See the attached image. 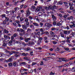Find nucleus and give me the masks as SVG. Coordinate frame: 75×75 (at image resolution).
Here are the masks:
<instances>
[{"mask_svg": "<svg viewBox=\"0 0 75 75\" xmlns=\"http://www.w3.org/2000/svg\"><path fill=\"white\" fill-rule=\"evenodd\" d=\"M5 52H6L7 54V53L9 54V55H7V56H8V57H10V55H12L13 54V53H11V52L8 51L7 50H5Z\"/></svg>", "mask_w": 75, "mask_h": 75, "instance_id": "1", "label": "nucleus"}, {"mask_svg": "<svg viewBox=\"0 0 75 75\" xmlns=\"http://www.w3.org/2000/svg\"><path fill=\"white\" fill-rule=\"evenodd\" d=\"M31 34L32 35H33V38H35L36 37L38 38V36H37V33L35 32L32 33Z\"/></svg>", "mask_w": 75, "mask_h": 75, "instance_id": "2", "label": "nucleus"}, {"mask_svg": "<svg viewBox=\"0 0 75 75\" xmlns=\"http://www.w3.org/2000/svg\"><path fill=\"white\" fill-rule=\"evenodd\" d=\"M45 27L47 26V27H52V24H50V23H45Z\"/></svg>", "mask_w": 75, "mask_h": 75, "instance_id": "3", "label": "nucleus"}, {"mask_svg": "<svg viewBox=\"0 0 75 75\" xmlns=\"http://www.w3.org/2000/svg\"><path fill=\"white\" fill-rule=\"evenodd\" d=\"M16 54L14 55V56L16 57V58H17V57H19L20 56V55L21 54V53H19L18 52V54Z\"/></svg>", "mask_w": 75, "mask_h": 75, "instance_id": "4", "label": "nucleus"}, {"mask_svg": "<svg viewBox=\"0 0 75 75\" xmlns=\"http://www.w3.org/2000/svg\"><path fill=\"white\" fill-rule=\"evenodd\" d=\"M22 28L23 29V30H27V26L26 25H22Z\"/></svg>", "mask_w": 75, "mask_h": 75, "instance_id": "5", "label": "nucleus"}, {"mask_svg": "<svg viewBox=\"0 0 75 75\" xmlns=\"http://www.w3.org/2000/svg\"><path fill=\"white\" fill-rule=\"evenodd\" d=\"M26 15L27 16H30V11L29 10V9H28L26 11Z\"/></svg>", "mask_w": 75, "mask_h": 75, "instance_id": "6", "label": "nucleus"}, {"mask_svg": "<svg viewBox=\"0 0 75 75\" xmlns=\"http://www.w3.org/2000/svg\"><path fill=\"white\" fill-rule=\"evenodd\" d=\"M56 8H57V6H56L55 5H54L52 6V10L53 11H55L54 9H56Z\"/></svg>", "mask_w": 75, "mask_h": 75, "instance_id": "7", "label": "nucleus"}, {"mask_svg": "<svg viewBox=\"0 0 75 75\" xmlns=\"http://www.w3.org/2000/svg\"><path fill=\"white\" fill-rule=\"evenodd\" d=\"M20 30H21V33H23V34H25V30L24 29H23L22 28H20Z\"/></svg>", "mask_w": 75, "mask_h": 75, "instance_id": "8", "label": "nucleus"}, {"mask_svg": "<svg viewBox=\"0 0 75 75\" xmlns=\"http://www.w3.org/2000/svg\"><path fill=\"white\" fill-rule=\"evenodd\" d=\"M33 25H34L35 26H36V27H39L40 25V24L36 23H33Z\"/></svg>", "mask_w": 75, "mask_h": 75, "instance_id": "9", "label": "nucleus"}, {"mask_svg": "<svg viewBox=\"0 0 75 75\" xmlns=\"http://www.w3.org/2000/svg\"><path fill=\"white\" fill-rule=\"evenodd\" d=\"M4 37L6 39H10V37L8 36H7L6 35H4Z\"/></svg>", "mask_w": 75, "mask_h": 75, "instance_id": "10", "label": "nucleus"}, {"mask_svg": "<svg viewBox=\"0 0 75 75\" xmlns=\"http://www.w3.org/2000/svg\"><path fill=\"white\" fill-rule=\"evenodd\" d=\"M4 56H6V54H4L3 53L0 52V57H4Z\"/></svg>", "mask_w": 75, "mask_h": 75, "instance_id": "11", "label": "nucleus"}, {"mask_svg": "<svg viewBox=\"0 0 75 75\" xmlns=\"http://www.w3.org/2000/svg\"><path fill=\"white\" fill-rule=\"evenodd\" d=\"M22 55H23V56H24L25 57H27L28 55V53H26V54L23 53H22Z\"/></svg>", "mask_w": 75, "mask_h": 75, "instance_id": "12", "label": "nucleus"}, {"mask_svg": "<svg viewBox=\"0 0 75 75\" xmlns=\"http://www.w3.org/2000/svg\"><path fill=\"white\" fill-rule=\"evenodd\" d=\"M52 17L54 21H55V20H56V19H57V18H56V17H55V16H54V15H52Z\"/></svg>", "mask_w": 75, "mask_h": 75, "instance_id": "13", "label": "nucleus"}, {"mask_svg": "<svg viewBox=\"0 0 75 75\" xmlns=\"http://www.w3.org/2000/svg\"><path fill=\"white\" fill-rule=\"evenodd\" d=\"M12 64L13 66H14V67H16V66H17V62H13V64Z\"/></svg>", "mask_w": 75, "mask_h": 75, "instance_id": "14", "label": "nucleus"}, {"mask_svg": "<svg viewBox=\"0 0 75 75\" xmlns=\"http://www.w3.org/2000/svg\"><path fill=\"white\" fill-rule=\"evenodd\" d=\"M11 52H12L13 54H18V52L17 51H11Z\"/></svg>", "mask_w": 75, "mask_h": 75, "instance_id": "15", "label": "nucleus"}, {"mask_svg": "<svg viewBox=\"0 0 75 75\" xmlns=\"http://www.w3.org/2000/svg\"><path fill=\"white\" fill-rule=\"evenodd\" d=\"M36 8H35V6L32 5L31 6V10H35V9Z\"/></svg>", "mask_w": 75, "mask_h": 75, "instance_id": "16", "label": "nucleus"}, {"mask_svg": "<svg viewBox=\"0 0 75 75\" xmlns=\"http://www.w3.org/2000/svg\"><path fill=\"white\" fill-rule=\"evenodd\" d=\"M38 16H41V17H42V12H40L38 13Z\"/></svg>", "mask_w": 75, "mask_h": 75, "instance_id": "17", "label": "nucleus"}, {"mask_svg": "<svg viewBox=\"0 0 75 75\" xmlns=\"http://www.w3.org/2000/svg\"><path fill=\"white\" fill-rule=\"evenodd\" d=\"M50 34L52 36L54 35L55 34V33L52 31H50Z\"/></svg>", "mask_w": 75, "mask_h": 75, "instance_id": "18", "label": "nucleus"}, {"mask_svg": "<svg viewBox=\"0 0 75 75\" xmlns=\"http://www.w3.org/2000/svg\"><path fill=\"white\" fill-rule=\"evenodd\" d=\"M5 21H8L9 20V18L7 17H5Z\"/></svg>", "mask_w": 75, "mask_h": 75, "instance_id": "19", "label": "nucleus"}, {"mask_svg": "<svg viewBox=\"0 0 75 75\" xmlns=\"http://www.w3.org/2000/svg\"><path fill=\"white\" fill-rule=\"evenodd\" d=\"M24 33H19V35L21 37H22V36L24 35Z\"/></svg>", "mask_w": 75, "mask_h": 75, "instance_id": "20", "label": "nucleus"}, {"mask_svg": "<svg viewBox=\"0 0 75 75\" xmlns=\"http://www.w3.org/2000/svg\"><path fill=\"white\" fill-rule=\"evenodd\" d=\"M5 42H3V44L2 45L4 47H6V45H7V43H6Z\"/></svg>", "mask_w": 75, "mask_h": 75, "instance_id": "21", "label": "nucleus"}, {"mask_svg": "<svg viewBox=\"0 0 75 75\" xmlns=\"http://www.w3.org/2000/svg\"><path fill=\"white\" fill-rule=\"evenodd\" d=\"M28 72L29 73H33V69H31L28 71Z\"/></svg>", "mask_w": 75, "mask_h": 75, "instance_id": "22", "label": "nucleus"}, {"mask_svg": "<svg viewBox=\"0 0 75 75\" xmlns=\"http://www.w3.org/2000/svg\"><path fill=\"white\" fill-rule=\"evenodd\" d=\"M46 16H47V14H45L42 16V18H44V17H45Z\"/></svg>", "mask_w": 75, "mask_h": 75, "instance_id": "23", "label": "nucleus"}, {"mask_svg": "<svg viewBox=\"0 0 75 75\" xmlns=\"http://www.w3.org/2000/svg\"><path fill=\"white\" fill-rule=\"evenodd\" d=\"M31 31V29H30L28 28L27 30V31H26V32H27V33H29V32H30Z\"/></svg>", "mask_w": 75, "mask_h": 75, "instance_id": "24", "label": "nucleus"}, {"mask_svg": "<svg viewBox=\"0 0 75 75\" xmlns=\"http://www.w3.org/2000/svg\"><path fill=\"white\" fill-rule=\"evenodd\" d=\"M14 57L13 56H12L11 58H10L9 59V61L10 62H11V61H12V58H13Z\"/></svg>", "mask_w": 75, "mask_h": 75, "instance_id": "25", "label": "nucleus"}, {"mask_svg": "<svg viewBox=\"0 0 75 75\" xmlns=\"http://www.w3.org/2000/svg\"><path fill=\"white\" fill-rule=\"evenodd\" d=\"M47 22L48 23H49V24L51 23V20H50V19L47 20Z\"/></svg>", "mask_w": 75, "mask_h": 75, "instance_id": "26", "label": "nucleus"}, {"mask_svg": "<svg viewBox=\"0 0 75 75\" xmlns=\"http://www.w3.org/2000/svg\"><path fill=\"white\" fill-rule=\"evenodd\" d=\"M65 59V58H62V61H65L66 62L67 61V60Z\"/></svg>", "mask_w": 75, "mask_h": 75, "instance_id": "27", "label": "nucleus"}, {"mask_svg": "<svg viewBox=\"0 0 75 75\" xmlns=\"http://www.w3.org/2000/svg\"><path fill=\"white\" fill-rule=\"evenodd\" d=\"M4 33H9L8 31V30H7L6 29L4 30Z\"/></svg>", "mask_w": 75, "mask_h": 75, "instance_id": "28", "label": "nucleus"}, {"mask_svg": "<svg viewBox=\"0 0 75 75\" xmlns=\"http://www.w3.org/2000/svg\"><path fill=\"white\" fill-rule=\"evenodd\" d=\"M8 65L9 67H11V66H13V63H8Z\"/></svg>", "mask_w": 75, "mask_h": 75, "instance_id": "29", "label": "nucleus"}, {"mask_svg": "<svg viewBox=\"0 0 75 75\" xmlns=\"http://www.w3.org/2000/svg\"><path fill=\"white\" fill-rule=\"evenodd\" d=\"M2 40L3 41V42H6V39L4 38H2Z\"/></svg>", "mask_w": 75, "mask_h": 75, "instance_id": "30", "label": "nucleus"}, {"mask_svg": "<svg viewBox=\"0 0 75 75\" xmlns=\"http://www.w3.org/2000/svg\"><path fill=\"white\" fill-rule=\"evenodd\" d=\"M61 36L62 37H63V38H66V36H65V37H64V34H61Z\"/></svg>", "mask_w": 75, "mask_h": 75, "instance_id": "31", "label": "nucleus"}, {"mask_svg": "<svg viewBox=\"0 0 75 75\" xmlns=\"http://www.w3.org/2000/svg\"><path fill=\"white\" fill-rule=\"evenodd\" d=\"M26 51H31V49H30V48L29 47H28L27 49H26Z\"/></svg>", "mask_w": 75, "mask_h": 75, "instance_id": "32", "label": "nucleus"}, {"mask_svg": "<svg viewBox=\"0 0 75 75\" xmlns=\"http://www.w3.org/2000/svg\"><path fill=\"white\" fill-rule=\"evenodd\" d=\"M53 24L54 25H55L56 24H57V22L56 21H53Z\"/></svg>", "mask_w": 75, "mask_h": 75, "instance_id": "33", "label": "nucleus"}, {"mask_svg": "<svg viewBox=\"0 0 75 75\" xmlns=\"http://www.w3.org/2000/svg\"><path fill=\"white\" fill-rule=\"evenodd\" d=\"M7 23V21H3V24H6Z\"/></svg>", "mask_w": 75, "mask_h": 75, "instance_id": "34", "label": "nucleus"}, {"mask_svg": "<svg viewBox=\"0 0 75 75\" xmlns=\"http://www.w3.org/2000/svg\"><path fill=\"white\" fill-rule=\"evenodd\" d=\"M74 7L71 6V7H70V10H74Z\"/></svg>", "mask_w": 75, "mask_h": 75, "instance_id": "35", "label": "nucleus"}, {"mask_svg": "<svg viewBox=\"0 0 75 75\" xmlns=\"http://www.w3.org/2000/svg\"><path fill=\"white\" fill-rule=\"evenodd\" d=\"M21 64H23V65H27V63L25 62H22L21 63Z\"/></svg>", "mask_w": 75, "mask_h": 75, "instance_id": "36", "label": "nucleus"}, {"mask_svg": "<svg viewBox=\"0 0 75 75\" xmlns=\"http://www.w3.org/2000/svg\"><path fill=\"white\" fill-rule=\"evenodd\" d=\"M62 67H63V65H61L59 66H56V68H62Z\"/></svg>", "mask_w": 75, "mask_h": 75, "instance_id": "37", "label": "nucleus"}, {"mask_svg": "<svg viewBox=\"0 0 75 75\" xmlns=\"http://www.w3.org/2000/svg\"><path fill=\"white\" fill-rule=\"evenodd\" d=\"M44 41H45V40H47V39L48 38V37L47 36H45L44 38Z\"/></svg>", "mask_w": 75, "mask_h": 75, "instance_id": "38", "label": "nucleus"}, {"mask_svg": "<svg viewBox=\"0 0 75 75\" xmlns=\"http://www.w3.org/2000/svg\"><path fill=\"white\" fill-rule=\"evenodd\" d=\"M30 27L31 28H32L33 27V28H34V25H30Z\"/></svg>", "mask_w": 75, "mask_h": 75, "instance_id": "39", "label": "nucleus"}, {"mask_svg": "<svg viewBox=\"0 0 75 75\" xmlns=\"http://www.w3.org/2000/svg\"><path fill=\"white\" fill-rule=\"evenodd\" d=\"M36 33H37V35H40V34H41V33H40V32H37Z\"/></svg>", "mask_w": 75, "mask_h": 75, "instance_id": "40", "label": "nucleus"}, {"mask_svg": "<svg viewBox=\"0 0 75 75\" xmlns=\"http://www.w3.org/2000/svg\"><path fill=\"white\" fill-rule=\"evenodd\" d=\"M31 45H34V44H35L34 43V42H33V41H32L31 42Z\"/></svg>", "mask_w": 75, "mask_h": 75, "instance_id": "41", "label": "nucleus"}, {"mask_svg": "<svg viewBox=\"0 0 75 75\" xmlns=\"http://www.w3.org/2000/svg\"><path fill=\"white\" fill-rule=\"evenodd\" d=\"M65 6L66 8H68L69 7V5H65Z\"/></svg>", "mask_w": 75, "mask_h": 75, "instance_id": "42", "label": "nucleus"}, {"mask_svg": "<svg viewBox=\"0 0 75 75\" xmlns=\"http://www.w3.org/2000/svg\"><path fill=\"white\" fill-rule=\"evenodd\" d=\"M30 54L31 55H33V51H31L30 52Z\"/></svg>", "mask_w": 75, "mask_h": 75, "instance_id": "43", "label": "nucleus"}, {"mask_svg": "<svg viewBox=\"0 0 75 75\" xmlns=\"http://www.w3.org/2000/svg\"><path fill=\"white\" fill-rule=\"evenodd\" d=\"M38 38L39 40H40V41H42V38L41 37H39Z\"/></svg>", "mask_w": 75, "mask_h": 75, "instance_id": "44", "label": "nucleus"}, {"mask_svg": "<svg viewBox=\"0 0 75 75\" xmlns=\"http://www.w3.org/2000/svg\"><path fill=\"white\" fill-rule=\"evenodd\" d=\"M74 69H75V67H73L72 69V71L73 72H75V70L74 71Z\"/></svg>", "mask_w": 75, "mask_h": 75, "instance_id": "45", "label": "nucleus"}, {"mask_svg": "<svg viewBox=\"0 0 75 75\" xmlns=\"http://www.w3.org/2000/svg\"><path fill=\"white\" fill-rule=\"evenodd\" d=\"M53 44H57V42H56V41H53Z\"/></svg>", "mask_w": 75, "mask_h": 75, "instance_id": "46", "label": "nucleus"}, {"mask_svg": "<svg viewBox=\"0 0 75 75\" xmlns=\"http://www.w3.org/2000/svg\"><path fill=\"white\" fill-rule=\"evenodd\" d=\"M51 30L52 31H54V30H55V28H51Z\"/></svg>", "mask_w": 75, "mask_h": 75, "instance_id": "47", "label": "nucleus"}, {"mask_svg": "<svg viewBox=\"0 0 75 75\" xmlns=\"http://www.w3.org/2000/svg\"><path fill=\"white\" fill-rule=\"evenodd\" d=\"M71 35H72V37H74L75 35V33H74V32H72L71 34Z\"/></svg>", "mask_w": 75, "mask_h": 75, "instance_id": "48", "label": "nucleus"}, {"mask_svg": "<svg viewBox=\"0 0 75 75\" xmlns=\"http://www.w3.org/2000/svg\"><path fill=\"white\" fill-rule=\"evenodd\" d=\"M41 11L42 12H43V13H45V10L44 9H41Z\"/></svg>", "mask_w": 75, "mask_h": 75, "instance_id": "49", "label": "nucleus"}, {"mask_svg": "<svg viewBox=\"0 0 75 75\" xmlns=\"http://www.w3.org/2000/svg\"><path fill=\"white\" fill-rule=\"evenodd\" d=\"M45 9L47 11V10H48L49 9V8H48V7H47L45 8Z\"/></svg>", "mask_w": 75, "mask_h": 75, "instance_id": "50", "label": "nucleus"}, {"mask_svg": "<svg viewBox=\"0 0 75 75\" xmlns=\"http://www.w3.org/2000/svg\"><path fill=\"white\" fill-rule=\"evenodd\" d=\"M64 33L65 34H67V30H64Z\"/></svg>", "mask_w": 75, "mask_h": 75, "instance_id": "51", "label": "nucleus"}, {"mask_svg": "<svg viewBox=\"0 0 75 75\" xmlns=\"http://www.w3.org/2000/svg\"><path fill=\"white\" fill-rule=\"evenodd\" d=\"M58 3H59V4H61V5H62V4H63V3H62V2L61 1L59 2Z\"/></svg>", "mask_w": 75, "mask_h": 75, "instance_id": "52", "label": "nucleus"}, {"mask_svg": "<svg viewBox=\"0 0 75 75\" xmlns=\"http://www.w3.org/2000/svg\"><path fill=\"white\" fill-rule=\"evenodd\" d=\"M69 64H70V65H72V64H74V62H73L72 61L71 62H69Z\"/></svg>", "mask_w": 75, "mask_h": 75, "instance_id": "53", "label": "nucleus"}, {"mask_svg": "<svg viewBox=\"0 0 75 75\" xmlns=\"http://www.w3.org/2000/svg\"><path fill=\"white\" fill-rule=\"evenodd\" d=\"M20 21H23V20H24L23 18H22V17H21L20 18Z\"/></svg>", "mask_w": 75, "mask_h": 75, "instance_id": "54", "label": "nucleus"}, {"mask_svg": "<svg viewBox=\"0 0 75 75\" xmlns=\"http://www.w3.org/2000/svg\"><path fill=\"white\" fill-rule=\"evenodd\" d=\"M69 65L68 64H67L64 65V67H68Z\"/></svg>", "mask_w": 75, "mask_h": 75, "instance_id": "55", "label": "nucleus"}, {"mask_svg": "<svg viewBox=\"0 0 75 75\" xmlns=\"http://www.w3.org/2000/svg\"><path fill=\"white\" fill-rule=\"evenodd\" d=\"M17 31H18V32H20L21 30L20 29V28H18L17 30Z\"/></svg>", "mask_w": 75, "mask_h": 75, "instance_id": "56", "label": "nucleus"}, {"mask_svg": "<svg viewBox=\"0 0 75 75\" xmlns=\"http://www.w3.org/2000/svg\"><path fill=\"white\" fill-rule=\"evenodd\" d=\"M64 49L66 51H68V50H69V48H64Z\"/></svg>", "mask_w": 75, "mask_h": 75, "instance_id": "57", "label": "nucleus"}, {"mask_svg": "<svg viewBox=\"0 0 75 75\" xmlns=\"http://www.w3.org/2000/svg\"><path fill=\"white\" fill-rule=\"evenodd\" d=\"M1 16H2V17H6V14H3V15H1Z\"/></svg>", "mask_w": 75, "mask_h": 75, "instance_id": "58", "label": "nucleus"}, {"mask_svg": "<svg viewBox=\"0 0 75 75\" xmlns=\"http://www.w3.org/2000/svg\"><path fill=\"white\" fill-rule=\"evenodd\" d=\"M28 18H26L25 19V22H28Z\"/></svg>", "mask_w": 75, "mask_h": 75, "instance_id": "59", "label": "nucleus"}, {"mask_svg": "<svg viewBox=\"0 0 75 75\" xmlns=\"http://www.w3.org/2000/svg\"><path fill=\"white\" fill-rule=\"evenodd\" d=\"M67 12H68V13H71V11H70L69 10H67Z\"/></svg>", "mask_w": 75, "mask_h": 75, "instance_id": "60", "label": "nucleus"}, {"mask_svg": "<svg viewBox=\"0 0 75 75\" xmlns=\"http://www.w3.org/2000/svg\"><path fill=\"white\" fill-rule=\"evenodd\" d=\"M57 25L58 26H60V25H61V23H57Z\"/></svg>", "mask_w": 75, "mask_h": 75, "instance_id": "61", "label": "nucleus"}, {"mask_svg": "<svg viewBox=\"0 0 75 75\" xmlns=\"http://www.w3.org/2000/svg\"><path fill=\"white\" fill-rule=\"evenodd\" d=\"M26 25H28V26L29 25V22H26Z\"/></svg>", "mask_w": 75, "mask_h": 75, "instance_id": "62", "label": "nucleus"}, {"mask_svg": "<svg viewBox=\"0 0 75 75\" xmlns=\"http://www.w3.org/2000/svg\"><path fill=\"white\" fill-rule=\"evenodd\" d=\"M12 42H13V41L11 40L9 42V44H11Z\"/></svg>", "mask_w": 75, "mask_h": 75, "instance_id": "63", "label": "nucleus"}, {"mask_svg": "<svg viewBox=\"0 0 75 75\" xmlns=\"http://www.w3.org/2000/svg\"><path fill=\"white\" fill-rule=\"evenodd\" d=\"M16 23H17V24H19L20 21H16Z\"/></svg>", "mask_w": 75, "mask_h": 75, "instance_id": "64", "label": "nucleus"}]
</instances>
